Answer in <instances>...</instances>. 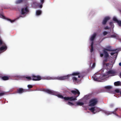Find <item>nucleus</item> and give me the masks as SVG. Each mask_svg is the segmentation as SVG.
Here are the masks:
<instances>
[{
	"label": "nucleus",
	"instance_id": "nucleus-38",
	"mask_svg": "<svg viewBox=\"0 0 121 121\" xmlns=\"http://www.w3.org/2000/svg\"><path fill=\"white\" fill-rule=\"evenodd\" d=\"M115 91L117 93H120V90L118 89H116L115 90Z\"/></svg>",
	"mask_w": 121,
	"mask_h": 121
},
{
	"label": "nucleus",
	"instance_id": "nucleus-40",
	"mask_svg": "<svg viewBox=\"0 0 121 121\" xmlns=\"http://www.w3.org/2000/svg\"><path fill=\"white\" fill-rule=\"evenodd\" d=\"M105 62H104V61H103V64L104 66H105V65H106V63Z\"/></svg>",
	"mask_w": 121,
	"mask_h": 121
},
{
	"label": "nucleus",
	"instance_id": "nucleus-6",
	"mask_svg": "<svg viewBox=\"0 0 121 121\" xmlns=\"http://www.w3.org/2000/svg\"><path fill=\"white\" fill-rule=\"evenodd\" d=\"M77 96H72L69 97H65V100H69L70 101H74L77 100Z\"/></svg>",
	"mask_w": 121,
	"mask_h": 121
},
{
	"label": "nucleus",
	"instance_id": "nucleus-33",
	"mask_svg": "<svg viewBox=\"0 0 121 121\" xmlns=\"http://www.w3.org/2000/svg\"><path fill=\"white\" fill-rule=\"evenodd\" d=\"M117 35L116 34H115L112 35L111 36L112 37L115 38L117 36Z\"/></svg>",
	"mask_w": 121,
	"mask_h": 121
},
{
	"label": "nucleus",
	"instance_id": "nucleus-49",
	"mask_svg": "<svg viewBox=\"0 0 121 121\" xmlns=\"http://www.w3.org/2000/svg\"><path fill=\"white\" fill-rule=\"evenodd\" d=\"M42 5H40L39 6V7L40 8H42Z\"/></svg>",
	"mask_w": 121,
	"mask_h": 121
},
{
	"label": "nucleus",
	"instance_id": "nucleus-35",
	"mask_svg": "<svg viewBox=\"0 0 121 121\" xmlns=\"http://www.w3.org/2000/svg\"><path fill=\"white\" fill-rule=\"evenodd\" d=\"M103 112L106 114H111L110 112H106L105 111H103Z\"/></svg>",
	"mask_w": 121,
	"mask_h": 121
},
{
	"label": "nucleus",
	"instance_id": "nucleus-3",
	"mask_svg": "<svg viewBox=\"0 0 121 121\" xmlns=\"http://www.w3.org/2000/svg\"><path fill=\"white\" fill-rule=\"evenodd\" d=\"M89 110L93 114L102 111L100 108L97 107H92L90 108Z\"/></svg>",
	"mask_w": 121,
	"mask_h": 121
},
{
	"label": "nucleus",
	"instance_id": "nucleus-24",
	"mask_svg": "<svg viewBox=\"0 0 121 121\" xmlns=\"http://www.w3.org/2000/svg\"><path fill=\"white\" fill-rule=\"evenodd\" d=\"M118 110H120V109L119 108H116L114 110V111H112L111 112V113H113L114 114H116V113L115 112Z\"/></svg>",
	"mask_w": 121,
	"mask_h": 121
},
{
	"label": "nucleus",
	"instance_id": "nucleus-46",
	"mask_svg": "<svg viewBox=\"0 0 121 121\" xmlns=\"http://www.w3.org/2000/svg\"><path fill=\"white\" fill-rule=\"evenodd\" d=\"M92 42L91 43V47L92 46V47H93V41H92Z\"/></svg>",
	"mask_w": 121,
	"mask_h": 121
},
{
	"label": "nucleus",
	"instance_id": "nucleus-18",
	"mask_svg": "<svg viewBox=\"0 0 121 121\" xmlns=\"http://www.w3.org/2000/svg\"><path fill=\"white\" fill-rule=\"evenodd\" d=\"M7 47L6 46L5 44V45H3L0 48V51L4 50H5L7 49Z\"/></svg>",
	"mask_w": 121,
	"mask_h": 121
},
{
	"label": "nucleus",
	"instance_id": "nucleus-13",
	"mask_svg": "<svg viewBox=\"0 0 121 121\" xmlns=\"http://www.w3.org/2000/svg\"><path fill=\"white\" fill-rule=\"evenodd\" d=\"M104 57L105 59L103 60V61L105 62H107L108 61V57H109V55L108 54L105 52V53H104Z\"/></svg>",
	"mask_w": 121,
	"mask_h": 121
},
{
	"label": "nucleus",
	"instance_id": "nucleus-52",
	"mask_svg": "<svg viewBox=\"0 0 121 121\" xmlns=\"http://www.w3.org/2000/svg\"><path fill=\"white\" fill-rule=\"evenodd\" d=\"M80 76H79V75H78V78H80Z\"/></svg>",
	"mask_w": 121,
	"mask_h": 121
},
{
	"label": "nucleus",
	"instance_id": "nucleus-54",
	"mask_svg": "<svg viewBox=\"0 0 121 121\" xmlns=\"http://www.w3.org/2000/svg\"><path fill=\"white\" fill-rule=\"evenodd\" d=\"M116 115L117 116H118V115H117V114H116Z\"/></svg>",
	"mask_w": 121,
	"mask_h": 121
},
{
	"label": "nucleus",
	"instance_id": "nucleus-32",
	"mask_svg": "<svg viewBox=\"0 0 121 121\" xmlns=\"http://www.w3.org/2000/svg\"><path fill=\"white\" fill-rule=\"evenodd\" d=\"M6 93L5 92H2L0 93V97L4 95Z\"/></svg>",
	"mask_w": 121,
	"mask_h": 121
},
{
	"label": "nucleus",
	"instance_id": "nucleus-37",
	"mask_svg": "<svg viewBox=\"0 0 121 121\" xmlns=\"http://www.w3.org/2000/svg\"><path fill=\"white\" fill-rule=\"evenodd\" d=\"M27 87L29 88H31L33 87V86L31 85H28Z\"/></svg>",
	"mask_w": 121,
	"mask_h": 121
},
{
	"label": "nucleus",
	"instance_id": "nucleus-16",
	"mask_svg": "<svg viewBox=\"0 0 121 121\" xmlns=\"http://www.w3.org/2000/svg\"><path fill=\"white\" fill-rule=\"evenodd\" d=\"M113 20L114 21L116 22L119 26H121V21L118 20L115 17L113 18Z\"/></svg>",
	"mask_w": 121,
	"mask_h": 121
},
{
	"label": "nucleus",
	"instance_id": "nucleus-48",
	"mask_svg": "<svg viewBox=\"0 0 121 121\" xmlns=\"http://www.w3.org/2000/svg\"><path fill=\"white\" fill-rule=\"evenodd\" d=\"M44 0H40L41 2L42 3H43L44 2Z\"/></svg>",
	"mask_w": 121,
	"mask_h": 121
},
{
	"label": "nucleus",
	"instance_id": "nucleus-45",
	"mask_svg": "<svg viewBox=\"0 0 121 121\" xmlns=\"http://www.w3.org/2000/svg\"><path fill=\"white\" fill-rule=\"evenodd\" d=\"M109 63H107L106 64L105 66L106 67H108L109 66Z\"/></svg>",
	"mask_w": 121,
	"mask_h": 121
},
{
	"label": "nucleus",
	"instance_id": "nucleus-7",
	"mask_svg": "<svg viewBox=\"0 0 121 121\" xmlns=\"http://www.w3.org/2000/svg\"><path fill=\"white\" fill-rule=\"evenodd\" d=\"M22 17L21 16H20L19 17L17 18L16 19L13 20H12L11 19H8V18H6V17L4 15H1V14H0V17L1 18H2L3 19H6L8 21H10L12 23L14 22L16 20L18 19L20 17Z\"/></svg>",
	"mask_w": 121,
	"mask_h": 121
},
{
	"label": "nucleus",
	"instance_id": "nucleus-27",
	"mask_svg": "<svg viewBox=\"0 0 121 121\" xmlns=\"http://www.w3.org/2000/svg\"><path fill=\"white\" fill-rule=\"evenodd\" d=\"M109 25L110 26H111V27H112V28H113L114 27V24L112 22H110L109 23Z\"/></svg>",
	"mask_w": 121,
	"mask_h": 121
},
{
	"label": "nucleus",
	"instance_id": "nucleus-42",
	"mask_svg": "<svg viewBox=\"0 0 121 121\" xmlns=\"http://www.w3.org/2000/svg\"><path fill=\"white\" fill-rule=\"evenodd\" d=\"M3 44V42L0 39V45H1Z\"/></svg>",
	"mask_w": 121,
	"mask_h": 121
},
{
	"label": "nucleus",
	"instance_id": "nucleus-30",
	"mask_svg": "<svg viewBox=\"0 0 121 121\" xmlns=\"http://www.w3.org/2000/svg\"><path fill=\"white\" fill-rule=\"evenodd\" d=\"M72 79L74 82H76L77 79V78L75 77H73L72 78Z\"/></svg>",
	"mask_w": 121,
	"mask_h": 121
},
{
	"label": "nucleus",
	"instance_id": "nucleus-15",
	"mask_svg": "<svg viewBox=\"0 0 121 121\" xmlns=\"http://www.w3.org/2000/svg\"><path fill=\"white\" fill-rule=\"evenodd\" d=\"M54 95L57 96L59 98H60L62 99H64L65 100V97H64L63 95H62L58 92H56Z\"/></svg>",
	"mask_w": 121,
	"mask_h": 121
},
{
	"label": "nucleus",
	"instance_id": "nucleus-36",
	"mask_svg": "<svg viewBox=\"0 0 121 121\" xmlns=\"http://www.w3.org/2000/svg\"><path fill=\"white\" fill-rule=\"evenodd\" d=\"M108 34V32L106 31H104L103 32V34L104 36Z\"/></svg>",
	"mask_w": 121,
	"mask_h": 121
},
{
	"label": "nucleus",
	"instance_id": "nucleus-34",
	"mask_svg": "<svg viewBox=\"0 0 121 121\" xmlns=\"http://www.w3.org/2000/svg\"><path fill=\"white\" fill-rule=\"evenodd\" d=\"M26 78L28 80H32L31 77H26Z\"/></svg>",
	"mask_w": 121,
	"mask_h": 121
},
{
	"label": "nucleus",
	"instance_id": "nucleus-21",
	"mask_svg": "<svg viewBox=\"0 0 121 121\" xmlns=\"http://www.w3.org/2000/svg\"><path fill=\"white\" fill-rule=\"evenodd\" d=\"M80 74V73L78 72H74L72 74H71V75L76 76Z\"/></svg>",
	"mask_w": 121,
	"mask_h": 121
},
{
	"label": "nucleus",
	"instance_id": "nucleus-11",
	"mask_svg": "<svg viewBox=\"0 0 121 121\" xmlns=\"http://www.w3.org/2000/svg\"><path fill=\"white\" fill-rule=\"evenodd\" d=\"M27 91V90L24 89L22 88H19L17 90V92L19 93H22L23 92H26Z\"/></svg>",
	"mask_w": 121,
	"mask_h": 121
},
{
	"label": "nucleus",
	"instance_id": "nucleus-5",
	"mask_svg": "<svg viewBox=\"0 0 121 121\" xmlns=\"http://www.w3.org/2000/svg\"><path fill=\"white\" fill-rule=\"evenodd\" d=\"M117 72L115 70H111L107 72V73L108 74H111V76H113L117 75Z\"/></svg>",
	"mask_w": 121,
	"mask_h": 121
},
{
	"label": "nucleus",
	"instance_id": "nucleus-4",
	"mask_svg": "<svg viewBox=\"0 0 121 121\" xmlns=\"http://www.w3.org/2000/svg\"><path fill=\"white\" fill-rule=\"evenodd\" d=\"M116 50L112 49L111 48V46H108L106 47V48H104L103 50L104 53H105V52L107 53V54H108V52L107 51H111L113 52L115 51Z\"/></svg>",
	"mask_w": 121,
	"mask_h": 121
},
{
	"label": "nucleus",
	"instance_id": "nucleus-22",
	"mask_svg": "<svg viewBox=\"0 0 121 121\" xmlns=\"http://www.w3.org/2000/svg\"><path fill=\"white\" fill-rule=\"evenodd\" d=\"M41 13V11L40 10H37L36 12V14L37 15H40Z\"/></svg>",
	"mask_w": 121,
	"mask_h": 121
},
{
	"label": "nucleus",
	"instance_id": "nucleus-53",
	"mask_svg": "<svg viewBox=\"0 0 121 121\" xmlns=\"http://www.w3.org/2000/svg\"><path fill=\"white\" fill-rule=\"evenodd\" d=\"M104 38H103V39H104Z\"/></svg>",
	"mask_w": 121,
	"mask_h": 121
},
{
	"label": "nucleus",
	"instance_id": "nucleus-9",
	"mask_svg": "<svg viewBox=\"0 0 121 121\" xmlns=\"http://www.w3.org/2000/svg\"><path fill=\"white\" fill-rule=\"evenodd\" d=\"M29 12V10L27 7L22 8L21 10V13L22 14H24Z\"/></svg>",
	"mask_w": 121,
	"mask_h": 121
},
{
	"label": "nucleus",
	"instance_id": "nucleus-14",
	"mask_svg": "<svg viewBox=\"0 0 121 121\" xmlns=\"http://www.w3.org/2000/svg\"><path fill=\"white\" fill-rule=\"evenodd\" d=\"M45 91L49 94L52 95H54L56 92L53 91H51L50 90L47 89L45 90Z\"/></svg>",
	"mask_w": 121,
	"mask_h": 121
},
{
	"label": "nucleus",
	"instance_id": "nucleus-12",
	"mask_svg": "<svg viewBox=\"0 0 121 121\" xmlns=\"http://www.w3.org/2000/svg\"><path fill=\"white\" fill-rule=\"evenodd\" d=\"M110 19V18L108 17H105L102 22V24L103 25H105L107 21L109 20Z\"/></svg>",
	"mask_w": 121,
	"mask_h": 121
},
{
	"label": "nucleus",
	"instance_id": "nucleus-31",
	"mask_svg": "<svg viewBox=\"0 0 121 121\" xmlns=\"http://www.w3.org/2000/svg\"><path fill=\"white\" fill-rule=\"evenodd\" d=\"M93 79L94 80H95V81H99V79L98 78H96V77H93Z\"/></svg>",
	"mask_w": 121,
	"mask_h": 121
},
{
	"label": "nucleus",
	"instance_id": "nucleus-1",
	"mask_svg": "<svg viewBox=\"0 0 121 121\" xmlns=\"http://www.w3.org/2000/svg\"><path fill=\"white\" fill-rule=\"evenodd\" d=\"M32 80L33 81H39L41 79L49 80L53 79H54L52 77L49 76H45L41 77L39 75H32L31 76Z\"/></svg>",
	"mask_w": 121,
	"mask_h": 121
},
{
	"label": "nucleus",
	"instance_id": "nucleus-41",
	"mask_svg": "<svg viewBox=\"0 0 121 121\" xmlns=\"http://www.w3.org/2000/svg\"><path fill=\"white\" fill-rule=\"evenodd\" d=\"M104 29L105 30H107L109 29V28L107 26H106L104 28Z\"/></svg>",
	"mask_w": 121,
	"mask_h": 121
},
{
	"label": "nucleus",
	"instance_id": "nucleus-28",
	"mask_svg": "<svg viewBox=\"0 0 121 121\" xmlns=\"http://www.w3.org/2000/svg\"><path fill=\"white\" fill-rule=\"evenodd\" d=\"M116 54V55H115L114 56H115V58H116L117 56V53L115 52H112L110 53V54L111 56H112L113 55L115 54Z\"/></svg>",
	"mask_w": 121,
	"mask_h": 121
},
{
	"label": "nucleus",
	"instance_id": "nucleus-2",
	"mask_svg": "<svg viewBox=\"0 0 121 121\" xmlns=\"http://www.w3.org/2000/svg\"><path fill=\"white\" fill-rule=\"evenodd\" d=\"M98 102V99L96 98L91 99L89 102V106H93L97 104Z\"/></svg>",
	"mask_w": 121,
	"mask_h": 121
},
{
	"label": "nucleus",
	"instance_id": "nucleus-8",
	"mask_svg": "<svg viewBox=\"0 0 121 121\" xmlns=\"http://www.w3.org/2000/svg\"><path fill=\"white\" fill-rule=\"evenodd\" d=\"M69 76V75H67L58 77L56 78V79L60 80H63L68 78Z\"/></svg>",
	"mask_w": 121,
	"mask_h": 121
},
{
	"label": "nucleus",
	"instance_id": "nucleus-19",
	"mask_svg": "<svg viewBox=\"0 0 121 121\" xmlns=\"http://www.w3.org/2000/svg\"><path fill=\"white\" fill-rule=\"evenodd\" d=\"M114 85L116 86H121V82L120 81L115 82H114Z\"/></svg>",
	"mask_w": 121,
	"mask_h": 121
},
{
	"label": "nucleus",
	"instance_id": "nucleus-43",
	"mask_svg": "<svg viewBox=\"0 0 121 121\" xmlns=\"http://www.w3.org/2000/svg\"><path fill=\"white\" fill-rule=\"evenodd\" d=\"M95 63H93V65H92V67L93 68H94L95 67Z\"/></svg>",
	"mask_w": 121,
	"mask_h": 121
},
{
	"label": "nucleus",
	"instance_id": "nucleus-26",
	"mask_svg": "<svg viewBox=\"0 0 121 121\" xmlns=\"http://www.w3.org/2000/svg\"><path fill=\"white\" fill-rule=\"evenodd\" d=\"M67 104L70 106H73L74 105V104L73 103L69 101L68 102Z\"/></svg>",
	"mask_w": 121,
	"mask_h": 121
},
{
	"label": "nucleus",
	"instance_id": "nucleus-20",
	"mask_svg": "<svg viewBox=\"0 0 121 121\" xmlns=\"http://www.w3.org/2000/svg\"><path fill=\"white\" fill-rule=\"evenodd\" d=\"M1 79L4 80H9V77L7 76H4L2 77Z\"/></svg>",
	"mask_w": 121,
	"mask_h": 121
},
{
	"label": "nucleus",
	"instance_id": "nucleus-23",
	"mask_svg": "<svg viewBox=\"0 0 121 121\" xmlns=\"http://www.w3.org/2000/svg\"><path fill=\"white\" fill-rule=\"evenodd\" d=\"M77 105H82L84 104L83 102H78L76 103Z\"/></svg>",
	"mask_w": 121,
	"mask_h": 121
},
{
	"label": "nucleus",
	"instance_id": "nucleus-29",
	"mask_svg": "<svg viewBox=\"0 0 121 121\" xmlns=\"http://www.w3.org/2000/svg\"><path fill=\"white\" fill-rule=\"evenodd\" d=\"M104 88L106 89H109L112 88V87L111 86H105L104 87Z\"/></svg>",
	"mask_w": 121,
	"mask_h": 121
},
{
	"label": "nucleus",
	"instance_id": "nucleus-25",
	"mask_svg": "<svg viewBox=\"0 0 121 121\" xmlns=\"http://www.w3.org/2000/svg\"><path fill=\"white\" fill-rule=\"evenodd\" d=\"M23 1V0H17L16 2V3L17 4L21 3Z\"/></svg>",
	"mask_w": 121,
	"mask_h": 121
},
{
	"label": "nucleus",
	"instance_id": "nucleus-44",
	"mask_svg": "<svg viewBox=\"0 0 121 121\" xmlns=\"http://www.w3.org/2000/svg\"><path fill=\"white\" fill-rule=\"evenodd\" d=\"M113 106L114 104H111L110 105V107L111 108L113 107Z\"/></svg>",
	"mask_w": 121,
	"mask_h": 121
},
{
	"label": "nucleus",
	"instance_id": "nucleus-51",
	"mask_svg": "<svg viewBox=\"0 0 121 121\" xmlns=\"http://www.w3.org/2000/svg\"><path fill=\"white\" fill-rule=\"evenodd\" d=\"M119 65L120 66H121V62H120V63H119Z\"/></svg>",
	"mask_w": 121,
	"mask_h": 121
},
{
	"label": "nucleus",
	"instance_id": "nucleus-50",
	"mask_svg": "<svg viewBox=\"0 0 121 121\" xmlns=\"http://www.w3.org/2000/svg\"><path fill=\"white\" fill-rule=\"evenodd\" d=\"M119 76L121 78V72L120 73V74Z\"/></svg>",
	"mask_w": 121,
	"mask_h": 121
},
{
	"label": "nucleus",
	"instance_id": "nucleus-10",
	"mask_svg": "<svg viewBox=\"0 0 121 121\" xmlns=\"http://www.w3.org/2000/svg\"><path fill=\"white\" fill-rule=\"evenodd\" d=\"M71 92L74 95H76L78 94V95L77 96L78 97L79 96L80 94V92L77 89H75V90H71Z\"/></svg>",
	"mask_w": 121,
	"mask_h": 121
},
{
	"label": "nucleus",
	"instance_id": "nucleus-17",
	"mask_svg": "<svg viewBox=\"0 0 121 121\" xmlns=\"http://www.w3.org/2000/svg\"><path fill=\"white\" fill-rule=\"evenodd\" d=\"M96 34V33H94L91 37L90 40L92 41H93L95 38Z\"/></svg>",
	"mask_w": 121,
	"mask_h": 121
},
{
	"label": "nucleus",
	"instance_id": "nucleus-39",
	"mask_svg": "<svg viewBox=\"0 0 121 121\" xmlns=\"http://www.w3.org/2000/svg\"><path fill=\"white\" fill-rule=\"evenodd\" d=\"M91 47V52H92L93 51V47H92V46Z\"/></svg>",
	"mask_w": 121,
	"mask_h": 121
},
{
	"label": "nucleus",
	"instance_id": "nucleus-47",
	"mask_svg": "<svg viewBox=\"0 0 121 121\" xmlns=\"http://www.w3.org/2000/svg\"><path fill=\"white\" fill-rule=\"evenodd\" d=\"M100 56L101 57H103L104 56V54L103 53H101L100 54Z\"/></svg>",
	"mask_w": 121,
	"mask_h": 121
}]
</instances>
